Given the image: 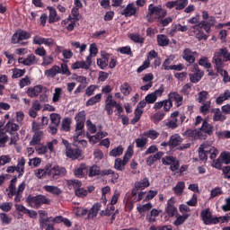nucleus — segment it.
I'll return each mask as SVG.
<instances>
[{"label": "nucleus", "instance_id": "obj_2", "mask_svg": "<svg viewBox=\"0 0 230 230\" xmlns=\"http://www.w3.org/2000/svg\"><path fill=\"white\" fill-rule=\"evenodd\" d=\"M228 60L230 61L229 50H227V48H222L214 53L212 64H215V67L220 69L226 66V62H228Z\"/></svg>", "mask_w": 230, "mask_h": 230}, {"label": "nucleus", "instance_id": "obj_52", "mask_svg": "<svg viewBox=\"0 0 230 230\" xmlns=\"http://www.w3.org/2000/svg\"><path fill=\"white\" fill-rule=\"evenodd\" d=\"M208 94L209 93L206 91L199 92L198 93V99H197L199 103H205L206 101L208 100Z\"/></svg>", "mask_w": 230, "mask_h": 230}, {"label": "nucleus", "instance_id": "obj_51", "mask_svg": "<svg viewBox=\"0 0 230 230\" xmlns=\"http://www.w3.org/2000/svg\"><path fill=\"white\" fill-rule=\"evenodd\" d=\"M123 154V147L121 146H119L118 147L112 149L110 152V155L111 157H118Z\"/></svg>", "mask_w": 230, "mask_h": 230}, {"label": "nucleus", "instance_id": "obj_27", "mask_svg": "<svg viewBox=\"0 0 230 230\" xmlns=\"http://www.w3.org/2000/svg\"><path fill=\"white\" fill-rule=\"evenodd\" d=\"M227 119V117L222 113V111H220V108H217L214 110V116H213V121H226Z\"/></svg>", "mask_w": 230, "mask_h": 230}, {"label": "nucleus", "instance_id": "obj_63", "mask_svg": "<svg viewBox=\"0 0 230 230\" xmlns=\"http://www.w3.org/2000/svg\"><path fill=\"white\" fill-rule=\"evenodd\" d=\"M114 167L116 168V170H119V172H123V170H125V164H123V162L120 158H117L115 160Z\"/></svg>", "mask_w": 230, "mask_h": 230}, {"label": "nucleus", "instance_id": "obj_3", "mask_svg": "<svg viewBox=\"0 0 230 230\" xmlns=\"http://www.w3.org/2000/svg\"><path fill=\"white\" fill-rule=\"evenodd\" d=\"M2 128L11 136L9 146H12V145H17V141H19V133H17L19 130V125L13 123V121H8Z\"/></svg>", "mask_w": 230, "mask_h": 230}, {"label": "nucleus", "instance_id": "obj_4", "mask_svg": "<svg viewBox=\"0 0 230 230\" xmlns=\"http://www.w3.org/2000/svg\"><path fill=\"white\" fill-rule=\"evenodd\" d=\"M208 155H210V159H217L218 155V149L216 147H208V143H203L199 148V156L200 161H208Z\"/></svg>", "mask_w": 230, "mask_h": 230}, {"label": "nucleus", "instance_id": "obj_29", "mask_svg": "<svg viewBox=\"0 0 230 230\" xmlns=\"http://www.w3.org/2000/svg\"><path fill=\"white\" fill-rule=\"evenodd\" d=\"M71 14L74 18L69 17L68 19L62 22V24H66L69 21H80V11H78V7H74L71 11Z\"/></svg>", "mask_w": 230, "mask_h": 230}, {"label": "nucleus", "instance_id": "obj_6", "mask_svg": "<svg viewBox=\"0 0 230 230\" xmlns=\"http://www.w3.org/2000/svg\"><path fill=\"white\" fill-rule=\"evenodd\" d=\"M26 202L31 206H34V208H40L42 204H50L51 200L44 195H37V196H28L26 199Z\"/></svg>", "mask_w": 230, "mask_h": 230}, {"label": "nucleus", "instance_id": "obj_44", "mask_svg": "<svg viewBox=\"0 0 230 230\" xmlns=\"http://www.w3.org/2000/svg\"><path fill=\"white\" fill-rule=\"evenodd\" d=\"M129 39H131L133 42H137V44H143L145 42V38H143L139 33L129 34Z\"/></svg>", "mask_w": 230, "mask_h": 230}, {"label": "nucleus", "instance_id": "obj_36", "mask_svg": "<svg viewBox=\"0 0 230 230\" xmlns=\"http://www.w3.org/2000/svg\"><path fill=\"white\" fill-rule=\"evenodd\" d=\"M157 42H158V46H168L170 44V40L168 39V37L164 34H159L157 36Z\"/></svg>", "mask_w": 230, "mask_h": 230}, {"label": "nucleus", "instance_id": "obj_12", "mask_svg": "<svg viewBox=\"0 0 230 230\" xmlns=\"http://www.w3.org/2000/svg\"><path fill=\"white\" fill-rule=\"evenodd\" d=\"M182 136H185V137H192L193 139H206L207 137L206 135L201 134L199 129H187L182 133Z\"/></svg>", "mask_w": 230, "mask_h": 230}, {"label": "nucleus", "instance_id": "obj_22", "mask_svg": "<svg viewBox=\"0 0 230 230\" xmlns=\"http://www.w3.org/2000/svg\"><path fill=\"white\" fill-rule=\"evenodd\" d=\"M136 5L134 3L129 4L127 7L122 11L121 15H125V17H130L132 15H136Z\"/></svg>", "mask_w": 230, "mask_h": 230}, {"label": "nucleus", "instance_id": "obj_46", "mask_svg": "<svg viewBox=\"0 0 230 230\" xmlns=\"http://www.w3.org/2000/svg\"><path fill=\"white\" fill-rule=\"evenodd\" d=\"M50 123L52 125H60V119H62V117L58 113H51L50 116Z\"/></svg>", "mask_w": 230, "mask_h": 230}, {"label": "nucleus", "instance_id": "obj_40", "mask_svg": "<svg viewBox=\"0 0 230 230\" xmlns=\"http://www.w3.org/2000/svg\"><path fill=\"white\" fill-rule=\"evenodd\" d=\"M85 168H87V165H85V164H81L79 167L75 168L74 175L82 179V177H84V170H85Z\"/></svg>", "mask_w": 230, "mask_h": 230}, {"label": "nucleus", "instance_id": "obj_26", "mask_svg": "<svg viewBox=\"0 0 230 230\" xmlns=\"http://www.w3.org/2000/svg\"><path fill=\"white\" fill-rule=\"evenodd\" d=\"M84 121H76L75 134L74 135L75 141H78V137H80V136L84 134Z\"/></svg>", "mask_w": 230, "mask_h": 230}, {"label": "nucleus", "instance_id": "obj_45", "mask_svg": "<svg viewBox=\"0 0 230 230\" xmlns=\"http://www.w3.org/2000/svg\"><path fill=\"white\" fill-rule=\"evenodd\" d=\"M190 217V214H183L182 216L178 217L174 221V226H176V227H178V226H182V224L186 222Z\"/></svg>", "mask_w": 230, "mask_h": 230}, {"label": "nucleus", "instance_id": "obj_59", "mask_svg": "<svg viewBox=\"0 0 230 230\" xmlns=\"http://www.w3.org/2000/svg\"><path fill=\"white\" fill-rule=\"evenodd\" d=\"M220 159L223 164H230V153H222L220 155Z\"/></svg>", "mask_w": 230, "mask_h": 230}, {"label": "nucleus", "instance_id": "obj_37", "mask_svg": "<svg viewBox=\"0 0 230 230\" xmlns=\"http://www.w3.org/2000/svg\"><path fill=\"white\" fill-rule=\"evenodd\" d=\"M184 188H186V183L184 181H179L173 188L175 195H182Z\"/></svg>", "mask_w": 230, "mask_h": 230}, {"label": "nucleus", "instance_id": "obj_53", "mask_svg": "<svg viewBox=\"0 0 230 230\" xmlns=\"http://www.w3.org/2000/svg\"><path fill=\"white\" fill-rule=\"evenodd\" d=\"M87 134H96V125L93 124L91 119L86 120Z\"/></svg>", "mask_w": 230, "mask_h": 230}, {"label": "nucleus", "instance_id": "obj_54", "mask_svg": "<svg viewBox=\"0 0 230 230\" xmlns=\"http://www.w3.org/2000/svg\"><path fill=\"white\" fill-rule=\"evenodd\" d=\"M152 209V203H147L143 206H138L137 210L138 213H146V211H150Z\"/></svg>", "mask_w": 230, "mask_h": 230}, {"label": "nucleus", "instance_id": "obj_10", "mask_svg": "<svg viewBox=\"0 0 230 230\" xmlns=\"http://www.w3.org/2000/svg\"><path fill=\"white\" fill-rule=\"evenodd\" d=\"M66 173H67V171L64 167H60L58 165L51 167V165H49V176L52 177V179H58V177H64Z\"/></svg>", "mask_w": 230, "mask_h": 230}, {"label": "nucleus", "instance_id": "obj_58", "mask_svg": "<svg viewBox=\"0 0 230 230\" xmlns=\"http://www.w3.org/2000/svg\"><path fill=\"white\" fill-rule=\"evenodd\" d=\"M75 194L76 197H79V199H84V197H87V190L81 187L75 190Z\"/></svg>", "mask_w": 230, "mask_h": 230}, {"label": "nucleus", "instance_id": "obj_47", "mask_svg": "<svg viewBox=\"0 0 230 230\" xmlns=\"http://www.w3.org/2000/svg\"><path fill=\"white\" fill-rule=\"evenodd\" d=\"M61 96H62V88H55L53 97H52L53 103H57V102H59Z\"/></svg>", "mask_w": 230, "mask_h": 230}, {"label": "nucleus", "instance_id": "obj_17", "mask_svg": "<svg viewBox=\"0 0 230 230\" xmlns=\"http://www.w3.org/2000/svg\"><path fill=\"white\" fill-rule=\"evenodd\" d=\"M201 134H206V136H213L215 127L209 124L208 120H203L202 126L199 128Z\"/></svg>", "mask_w": 230, "mask_h": 230}, {"label": "nucleus", "instance_id": "obj_35", "mask_svg": "<svg viewBox=\"0 0 230 230\" xmlns=\"http://www.w3.org/2000/svg\"><path fill=\"white\" fill-rule=\"evenodd\" d=\"M150 186V181H148V178H144L140 181H137L135 183V188L137 190H145V188H148Z\"/></svg>", "mask_w": 230, "mask_h": 230}, {"label": "nucleus", "instance_id": "obj_62", "mask_svg": "<svg viewBox=\"0 0 230 230\" xmlns=\"http://www.w3.org/2000/svg\"><path fill=\"white\" fill-rule=\"evenodd\" d=\"M222 193H224L222 188L217 187L210 191V199H215V197H218V195H222Z\"/></svg>", "mask_w": 230, "mask_h": 230}, {"label": "nucleus", "instance_id": "obj_48", "mask_svg": "<svg viewBox=\"0 0 230 230\" xmlns=\"http://www.w3.org/2000/svg\"><path fill=\"white\" fill-rule=\"evenodd\" d=\"M72 68L74 69H89L88 65L85 63V61H76L72 65Z\"/></svg>", "mask_w": 230, "mask_h": 230}, {"label": "nucleus", "instance_id": "obj_16", "mask_svg": "<svg viewBox=\"0 0 230 230\" xmlns=\"http://www.w3.org/2000/svg\"><path fill=\"white\" fill-rule=\"evenodd\" d=\"M178 116H179V111H173L171 114V117H170L168 122H166V124H165L167 128L175 129V128H177V127H179V123H178V119H177Z\"/></svg>", "mask_w": 230, "mask_h": 230}, {"label": "nucleus", "instance_id": "obj_15", "mask_svg": "<svg viewBox=\"0 0 230 230\" xmlns=\"http://www.w3.org/2000/svg\"><path fill=\"white\" fill-rule=\"evenodd\" d=\"M166 213L169 217L177 215V207L175 206V198H171L167 201Z\"/></svg>", "mask_w": 230, "mask_h": 230}, {"label": "nucleus", "instance_id": "obj_13", "mask_svg": "<svg viewBox=\"0 0 230 230\" xmlns=\"http://www.w3.org/2000/svg\"><path fill=\"white\" fill-rule=\"evenodd\" d=\"M168 99L170 100L171 103H173L174 102L176 104V107H181V105H182L184 97H182V95L179 94V93L177 92H171L168 94Z\"/></svg>", "mask_w": 230, "mask_h": 230}, {"label": "nucleus", "instance_id": "obj_23", "mask_svg": "<svg viewBox=\"0 0 230 230\" xmlns=\"http://www.w3.org/2000/svg\"><path fill=\"white\" fill-rule=\"evenodd\" d=\"M9 140L10 136H8V133L3 128H0V148H4Z\"/></svg>", "mask_w": 230, "mask_h": 230}, {"label": "nucleus", "instance_id": "obj_21", "mask_svg": "<svg viewBox=\"0 0 230 230\" xmlns=\"http://www.w3.org/2000/svg\"><path fill=\"white\" fill-rule=\"evenodd\" d=\"M58 74H60V66L57 65L45 71V76L47 78H55Z\"/></svg>", "mask_w": 230, "mask_h": 230}, {"label": "nucleus", "instance_id": "obj_39", "mask_svg": "<svg viewBox=\"0 0 230 230\" xmlns=\"http://www.w3.org/2000/svg\"><path fill=\"white\" fill-rule=\"evenodd\" d=\"M215 68L223 76V81L225 82V84H227V82H230V75L227 73V71L224 70V66H221L220 68H218L217 66H215Z\"/></svg>", "mask_w": 230, "mask_h": 230}, {"label": "nucleus", "instance_id": "obj_55", "mask_svg": "<svg viewBox=\"0 0 230 230\" xmlns=\"http://www.w3.org/2000/svg\"><path fill=\"white\" fill-rule=\"evenodd\" d=\"M175 10H184L188 6V0H176Z\"/></svg>", "mask_w": 230, "mask_h": 230}, {"label": "nucleus", "instance_id": "obj_11", "mask_svg": "<svg viewBox=\"0 0 230 230\" xmlns=\"http://www.w3.org/2000/svg\"><path fill=\"white\" fill-rule=\"evenodd\" d=\"M118 106V102L112 99V94L109 93L105 100L104 111H106L108 116H112L114 113V107Z\"/></svg>", "mask_w": 230, "mask_h": 230}, {"label": "nucleus", "instance_id": "obj_24", "mask_svg": "<svg viewBox=\"0 0 230 230\" xmlns=\"http://www.w3.org/2000/svg\"><path fill=\"white\" fill-rule=\"evenodd\" d=\"M49 11V24H52V22H57L58 21H60V17L57 15V10L51 6L47 7Z\"/></svg>", "mask_w": 230, "mask_h": 230}, {"label": "nucleus", "instance_id": "obj_60", "mask_svg": "<svg viewBox=\"0 0 230 230\" xmlns=\"http://www.w3.org/2000/svg\"><path fill=\"white\" fill-rule=\"evenodd\" d=\"M53 62H54L53 56H45V57H43V62H42L41 66L46 67V66H51V64H53Z\"/></svg>", "mask_w": 230, "mask_h": 230}, {"label": "nucleus", "instance_id": "obj_8", "mask_svg": "<svg viewBox=\"0 0 230 230\" xmlns=\"http://www.w3.org/2000/svg\"><path fill=\"white\" fill-rule=\"evenodd\" d=\"M201 218L206 226H211V224L220 223V219H218V217H213L209 208L201 211Z\"/></svg>", "mask_w": 230, "mask_h": 230}, {"label": "nucleus", "instance_id": "obj_41", "mask_svg": "<svg viewBox=\"0 0 230 230\" xmlns=\"http://www.w3.org/2000/svg\"><path fill=\"white\" fill-rule=\"evenodd\" d=\"M0 220L2 226H10V224H12V217L8 216L6 213H0Z\"/></svg>", "mask_w": 230, "mask_h": 230}, {"label": "nucleus", "instance_id": "obj_49", "mask_svg": "<svg viewBox=\"0 0 230 230\" xmlns=\"http://www.w3.org/2000/svg\"><path fill=\"white\" fill-rule=\"evenodd\" d=\"M70 128H71V119L67 118L64 119L61 124V130H64L65 132H69Z\"/></svg>", "mask_w": 230, "mask_h": 230}, {"label": "nucleus", "instance_id": "obj_28", "mask_svg": "<svg viewBox=\"0 0 230 230\" xmlns=\"http://www.w3.org/2000/svg\"><path fill=\"white\" fill-rule=\"evenodd\" d=\"M181 143H182V137H181L179 134L172 135L169 139V146H172L173 148L179 146Z\"/></svg>", "mask_w": 230, "mask_h": 230}, {"label": "nucleus", "instance_id": "obj_38", "mask_svg": "<svg viewBox=\"0 0 230 230\" xmlns=\"http://www.w3.org/2000/svg\"><path fill=\"white\" fill-rule=\"evenodd\" d=\"M44 188L46 191L52 193V195H60V193H62V190L57 186L46 185Z\"/></svg>", "mask_w": 230, "mask_h": 230}, {"label": "nucleus", "instance_id": "obj_18", "mask_svg": "<svg viewBox=\"0 0 230 230\" xmlns=\"http://www.w3.org/2000/svg\"><path fill=\"white\" fill-rule=\"evenodd\" d=\"M66 157L69 159H80L82 157V151L79 148L70 147L67 150H65Z\"/></svg>", "mask_w": 230, "mask_h": 230}, {"label": "nucleus", "instance_id": "obj_20", "mask_svg": "<svg viewBox=\"0 0 230 230\" xmlns=\"http://www.w3.org/2000/svg\"><path fill=\"white\" fill-rule=\"evenodd\" d=\"M195 55H197V52H191V49H190L183 50V58L186 62H189V64H193V62H195Z\"/></svg>", "mask_w": 230, "mask_h": 230}, {"label": "nucleus", "instance_id": "obj_19", "mask_svg": "<svg viewBox=\"0 0 230 230\" xmlns=\"http://www.w3.org/2000/svg\"><path fill=\"white\" fill-rule=\"evenodd\" d=\"M18 62L19 64H23V66H33L37 64V57H35L33 54H31L27 56L26 58H19Z\"/></svg>", "mask_w": 230, "mask_h": 230}, {"label": "nucleus", "instance_id": "obj_31", "mask_svg": "<svg viewBox=\"0 0 230 230\" xmlns=\"http://www.w3.org/2000/svg\"><path fill=\"white\" fill-rule=\"evenodd\" d=\"M42 136H44V131L35 132L31 141L30 142L31 146H35V145H39V143H40V140L42 139Z\"/></svg>", "mask_w": 230, "mask_h": 230}, {"label": "nucleus", "instance_id": "obj_43", "mask_svg": "<svg viewBox=\"0 0 230 230\" xmlns=\"http://www.w3.org/2000/svg\"><path fill=\"white\" fill-rule=\"evenodd\" d=\"M99 102H102V93H97L95 96L90 98L86 102V106L90 107L91 105H94L95 103H99Z\"/></svg>", "mask_w": 230, "mask_h": 230}, {"label": "nucleus", "instance_id": "obj_7", "mask_svg": "<svg viewBox=\"0 0 230 230\" xmlns=\"http://www.w3.org/2000/svg\"><path fill=\"white\" fill-rule=\"evenodd\" d=\"M31 35L30 32L22 30L17 31L12 37V44H19L20 46H26V42L22 40H28Z\"/></svg>", "mask_w": 230, "mask_h": 230}, {"label": "nucleus", "instance_id": "obj_34", "mask_svg": "<svg viewBox=\"0 0 230 230\" xmlns=\"http://www.w3.org/2000/svg\"><path fill=\"white\" fill-rule=\"evenodd\" d=\"M229 98H230V91L229 90H226L223 94H220L217 98L216 103L217 105H222V103H224V102H226V100H229Z\"/></svg>", "mask_w": 230, "mask_h": 230}, {"label": "nucleus", "instance_id": "obj_57", "mask_svg": "<svg viewBox=\"0 0 230 230\" xmlns=\"http://www.w3.org/2000/svg\"><path fill=\"white\" fill-rule=\"evenodd\" d=\"M120 92L124 96H128L130 94V85L128 83H124L120 87Z\"/></svg>", "mask_w": 230, "mask_h": 230}, {"label": "nucleus", "instance_id": "obj_33", "mask_svg": "<svg viewBox=\"0 0 230 230\" xmlns=\"http://www.w3.org/2000/svg\"><path fill=\"white\" fill-rule=\"evenodd\" d=\"M97 66H99L101 69H105V67L109 66V54H104L102 58L97 59Z\"/></svg>", "mask_w": 230, "mask_h": 230}, {"label": "nucleus", "instance_id": "obj_30", "mask_svg": "<svg viewBox=\"0 0 230 230\" xmlns=\"http://www.w3.org/2000/svg\"><path fill=\"white\" fill-rule=\"evenodd\" d=\"M48 175H49V165H46L44 169H38L35 172L38 179H44Z\"/></svg>", "mask_w": 230, "mask_h": 230}, {"label": "nucleus", "instance_id": "obj_9", "mask_svg": "<svg viewBox=\"0 0 230 230\" xmlns=\"http://www.w3.org/2000/svg\"><path fill=\"white\" fill-rule=\"evenodd\" d=\"M40 93H49V90H48L46 86H42V84H38L27 89V95L30 98H37Z\"/></svg>", "mask_w": 230, "mask_h": 230}, {"label": "nucleus", "instance_id": "obj_32", "mask_svg": "<svg viewBox=\"0 0 230 230\" xmlns=\"http://www.w3.org/2000/svg\"><path fill=\"white\" fill-rule=\"evenodd\" d=\"M25 164H26V159H24V157H22L20 160H18V164L16 165V172L17 173H19V177L24 174Z\"/></svg>", "mask_w": 230, "mask_h": 230}, {"label": "nucleus", "instance_id": "obj_5", "mask_svg": "<svg viewBox=\"0 0 230 230\" xmlns=\"http://www.w3.org/2000/svg\"><path fill=\"white\" fill-rule=\"evenodd\" d=\"M152 15L155 16V19L160 21V19H164V17H166V10L163 9V6L161 5L155 6L151 4L148 6V13L146 15L148 22H154V18H152Z\"/></svg>", "mask_w": 230, "mask_h": 230}, {"label": "nucleus", "instance_id": "obj_64", "mask_svg": "<svg viewBox=\"0 0 230 230\" xmlns=\"http://www.w3.org/2000/svg\"><path fill=\"white\" fill-rule=\"evenodd\" d=\"M162 163H163V164L170 165V164L175 163V157L165 156V157L162 158Z\"/></svg>", "mask_w": 230, "mask_h": 230}, {"label": "nucleus", "instance_id": "obj_61", "mask_svg": "<svg viewBox=\"0 0 230 230\" xmlns=\"http://www.w3.org/2000/svg\"><path fill=\"white\" fill-rule=\"evenodd\" d=\"M95 175H100V168L97 165H93L89 170V176L95 177Z\"/></svg>", "mask_w": 230, "mask_h": 230}, {"label": "nucleus", "instance_id": "obj_56", "mask_svg": "<svg viewBox=\"0 0 230 230\" xmlns=\"http://www.w3.org/2000/svg\"><path fill=\"white\" fill-rule=\"evenodd\" d=\"M146 143H148L147 138H137L136 145L137 148H145L146 146Z\"/></svg>", "mask_w": 230, "mask_h": 230}, {"label": "nucleus", "instance_id": "obj_25", "mask_svg": "<svg viewBox=\"0 0 230 230\" xmlns=\"http://www.w3.org/2000/svg\"><path fill=\"white\" fill-rule=\"evenodd\" d=\"M100 209H102V204H100V203L94 204L92 207V208L88 211L87 218L93 219V218L96 217L98 215V211H100Z\"/></svg>", "mask_w": 230, "mask_h": 230}, {"label": "nucleus", "instance_id": "obj_50", "mask_svg": "<svg viewBox=\"0 0 230 230\" xmlns=\"http://www.w3.org/2000/svg\"><path fill=\"white\" fill-rule=\"evenodd\" d=\"M142 136L149 137L150 139H157V137H159V133L155 130H148L144 132Z\"/></svg>", "mask_w": 230, "mask_h": 230}, {"label": "nucleus", "instance_id": "obj_1", "mask_svg": "<svg viewBox=\"0 0 230 230\" xmlns=\"http://www.w3.org/2000/svg\"><path fill=\"white\" fill-rule=\"evenodd\" d=\"M15 182H17V177L13 178L10 181L7 197L12 199L14 196V202L18 204V202H21V199H22V191L26 189V182L20 183L18 188L15 186Z\"/></svg>", "mask_w": 230, "mask_h": 230}, {"label": "nucleus", "instance_id": "obj_14", "mask_svg": "<svg viewBox=\"0 0 230 230\" xmlns=\"http://www.w3.org/2000/svg\"><path fill=\"white\" fill-rule=\"evenodd\" d=\"M195 73L194 74H189L190 81L191 84H199L200 80H202V76H204V72L199 70V66H194Z\"/></svg>", "mask_w": 230, "mask_h": 230}, {"label": "nucleus", "instance_id": "obj_42", "mask_svg": "<svg viewBox=\"0 0 230 230\" xmlns=\"http://www.w3.org/2000/svg\"><path fill=\"white\" fill-rule=\"evenodd\" d=\"M86 137L91 145H96V143H100V141L102 140L98 132L94 136H91V134L86 133Z\"/></svg>", "mask_w": 230, "mask_h": 230}]
</instances>
